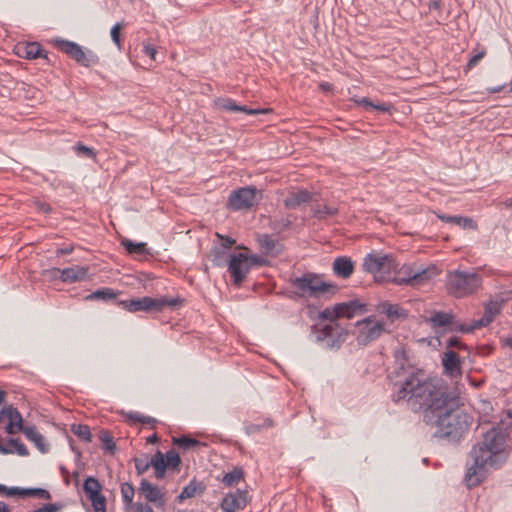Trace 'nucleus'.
<instances>
[{
	"label": "nucleus",
	"instance_id": "603ef678",
	"mask_svg": "<svg viewBox=\"0 0 512 512\" xmlns=\"http://www.w3.org/2000/svg\"><path fill=\"white\" fill-rule=\"evenodd\" d=\"M485 54H486L485 49H482V50L478 51L477 53H475L468 60V63L466 65V69L470 70V69L474 68L479 63V61L485 56Z\"/></svg>",
	"mask_w": 512,
	"mask_h": 512
},
{
	"label": "nucleus",
	"instance_id": "0e129e2a",
	"mask_svg": "<svg viewBox=\"0 0 512 512\" xmlns=\"http://www.w3.org/2000/svg\"><path fill=\"white\" fill-rule=\"evenodd\" d=\"M441 362H442V367H443V371H444V373H445V374H448V366H449V363H448V354H442Z\"/></svg>",
	"mask_w": 512,
	"mask_h": 512
},
{
	"label": "nucleus",
	"instance_id": "f8f14e48",
	"mask_svg": "<svg viewBox=\"0 0 512 512\" xmlns=\"http://www.w3.org/2000/svg\"><path fill=\"white\" fill-rule=\"evenodd\" d=\"M428 279V273L425 269H414L411 265H400L392 272L391 283L396 285L416 286Z\"/></svg>",
	"mask_w": 512,
	"mask_h": 512
},
{
	"label": "nucleus",
	"instance_id": "774afa93",
	"mask_svg": "<svg viewBox=\"0 0 512 512\" xmlns=\"http://www.w3.org/2000/svg\"><path fill=\"white\" fill-rule=\"evenodd\" d=\"M159 441V438L156 433L152 434L151 436L147 437L146 442L149 444H155Z\"/></svg>",
	"mask_w": 512,
	"mask_h": 512
},
{
	"label": "nucleus",
	"instance_id": "f704fd0d",
	"mask_svg": "<svg viewBox=\"0 0 512 512\" xmlns=\"http://www.w3.org/2000/svg\"><path fill=\"white\" fill-rule=\"evenodd\" d=\"M152 467L155 470V477H156V479H158V480L163 479L164 476H165V471L168 470V469L164 465V454L160 450H158L153 455Z\"/></svg>",
	"mask_w": 512,
	"mask_h": 512
},
{
	"label": "nucleus",
	"instance_id": "e433bc0d",
	"mask_svg": "<svg viewBox=\"0 0 512 512\" xmlns=\"http://www.w3.org/2000/svg\"><path fill=\"white\" fill-rule=\"evenodd\" d=\"M450 224H454L463 229H477V223L471 217L468 216L450 215Z\"/></svg>",
	"mask_w": 512,
	"mask_h": 512
},
{
	"label": "nucleus",
	"instance_id": "39448f33",
	"mask_svg": "<svg viewBox=\"0 0 512 512\" xmlns=\"http://www.w3.org/2000/svg\"><path fill=\"white\" fill-rule=\"evenodd\" d=\"M185 302V299L176 296H162L159 298H153L150 296H144L141 298H130L126 300L117 301V306L122 307L124 310L135 313V312H146V313H160L166 308H179Z\"/></svg>",
	"mask_w": 512,
	"mask_h": 512
},
{
	"label": "nucleus",
	"instance_id": "864d4df0",
	"mask_svg": "<svg viewBox=\"0 0 512 512\" xmlns=\"http://www.w3.org/2000/svg\"><path fill=\"white\" fill-rule=\"evenodd\" d=\"M127 509L132 510V512H154L149 504L142 502H133V505H130Z\"/></svg>",
	"mask_w": 512,
	"mask_h": 512
},
{
	"label": "nucleus",
	"instance_id": "20e7f679",
	"mask_svg": "<svg viewBox=\"0 0 512 512\" xmlns=\"http://www.w3.org/2000/svg\"><path fill=\"white\" fill-rule=\"evenodd\" d=\"M318 319L321 321H328V324H314L312 326V333L317 342L323 343L326 349H339L342 343L345 342L348 331L337 323L336 312H334V305L322 310Z\"/></svg>",
	"mask_w": 512,
	"mask_h": 512
},
{
	"label": "nucleus",
	"instance_id": "a878e982",
	"mask_svg": "<svg viewBox=\"0 0 512 512\" xmlns=\"http://www.w3.org/2000/svg\"><path fill=\"white\" fill-rule=\"evenodd\" d=\"M122 294L123 292L121 291H115L109 287H102L88 294L87 296H85L84 299L87 301L101 300L104 302H111L114 305H117V301H120L119 296Z\"/></svg>",
	"mask_w": 512,
	"mask_h": 512
},
{
	"label": "nucleus",
	"instance_id": "393cba45",
	"mask_svg": "<svg viewBox=\"0 0 512 512\" xmlns=\"http://www.w3.org/2000/svg\"><path fill=\"white\" fill-rule=\"evenodd\" d=\"M352 101L357 105V106H361L365 109V111H373V110H377L381 113H388V114H392V111L395 110L394 109V106L389 103V102H377V103H374L370 98L368 97H362V98H357V97H354L352 98Z\"/></svg>",
	"mask_w": 512,
	"mask_h": 512
},
{
	"label": "nucleus",
	"instance_id": "aec40b11",
	"mask_svg": "<svg viewBox=\"0 0 512 512\" xmlns=\"http://www.w3.org/2000/svg\"><path fill=\"white\" fill-rule=\"evenodd\" d=\"M215 103L218 106V108H220L221 110L230 111L233 113L242 112L247 115L254 116V115L266 114V113L270 112V109H266V108L253 109V108H249L246 105L237 104V102L234 99L229 98V97L218 98L215 101Z\"/></svg>",
	"mask_w": 512,
	"mask_h": 512
},
{
	"label": "nucleus",
	"instance_id": "72a5a7b5",
	"mask_svg": "<svg viewBox=\"0 0 512 512\" xmlns=\"http://www.w3.org/2000/svg\"><path fill=\"white\" fill-rule=\"evenodd\" d=\"M99 441L101 442V448L104 452L113 455L116 450V445L108 430L102 429L98 434Z\"/></svg>",
	"mask_w": 512,
	"mask_h": 512
},
{
	"label": "nucleus",
	"instance_id": "6e6552de",
	"mask_svg": "<svg viewBox=\"0 0 512 512\" xmlns=\"http://www.w3.org/2000/svg\"><path fill=\"white\" fill-rule=\"evenodd\" d=\"M54 47L74 60L78 65L90 68L100 64V57L92 50H84L78 43L66 39L53 40Z\"/></svg>",
	"mask_w": 512,
	"mask_h": 512
},
{
	"label": "nucleus",
	"instance_id": "a18cd8bd",
	"mask_svg": "<svg viewBox=\"0 0 512 512\" xmlns=\"http://www.w3.org/2000/svg\"><path fill=\"white\" fill-rule=\"evenodd\" d=\"M9 411L10 414L8 416V420L16 424L17 430L22 431V429L25 428V426H23V420L20 412L18 411L17 408L13 407L12 405H9Z\"/></svg>",
	"mask_w": 512,
	"mask_h": 512
},
{
	"label": "nucleus",
	"instance_id": "1a4fd4ad",
	"mask_svg": "<svg viewBox=\"0 0 512 512\" xmlns=\"http://www.w3.org/2000/svg\"><path fill=\"white\" fill-rule=\"evenodd\" d=\"M262 192L255 186H245L232 190L228 197L227 208L231 211L249 210L258 205Z\"/></svg>",
	"mask_w": 512,
	"mask_h": 512
},
{
	"label": "nucleus",
	"instance_id": "4468645a",
	"mask_svg": "<svg viewBox=\"0 0 512 512\" xmlns=\"http://www.w3.org/2000/svg\"><path fill=\"white\" fill-rule=\"evenodd\" d=\"M138 493L148 503H152L158 509H164L166 505V496L164 488L149 482L147 479H141L138 487Z\"/></svg>",
	"mask_w": 512,
	"mask_h": 512
},
{
	"label": "nucleus",
	"instance_id": "473e14b6",
	"mask_svg": "<svg viewBox=\"0 0 512 512\" xmlns=\"http://www.w3.org/2000/svg\"><path fill=\"white\" fill-rule=\"evenodd\" d=\"M244 479V471L241 467H234L231 471L225 473L222 482L225 486L231 487L237 485Z\"/></svg>",
	"mask_w": 512,
	"mask_h": 512
},
{
	"label": "nucleus",
	"instance_id": "dca6fc26",
	"mask_svg": "<svg viewBox=\"0 0 512 512\" xmlns=\"http://www.w3.org/2000/svg\"><path fill=\"white\" fill-rule=\"evenodd\" d=\"M503 304V299L498 300H490L484 306V314L478 320H474L473 324L469 327L465 328L461 326V330L464 332H471L476 328L486 327L488 326L495 318L497 314L500 313Z\"/></svg>",
	"mask_w": 512,
	"mask_h": 512
},
{
	"label": "nucleus",
	"instance_id": "412c9836",
	"mask_svg": "<svg viewBox=\"0 0 512 512\" xmlns=\"http://www.w3.org/2000/svg\"><path fill=\"white\" fill-rule=\"evenodd\" d=\"M312 200L313 194L310 191L307 189H298L297 191L288 193L287 197L283 200V205L286 209L294 210Z\"/></svg>",
	"mask_w": 512,
	"mask_h": 512
},
{
	"label": "nucleus",
	"instance_id": "69168bd1",
	"mask_svg": "<svg viewBox=\"0 0 512 512\" xmlns=\"http://www.w3.org/2000/svg\"><path fill=\"white\" fill-rule=\"evenodd\" d=\"M5 430L8 434H14V433H16V431H18L16 428V424L14 422H10V421L7 424Z\"/></svg>",
	"mask_w": 512,
	"mask_h": 512
},
{
	"label": "nucleus",
	"instance_id": "2f4dec72",
	"mask_svg": "<svg viewBox=\"0 0 512 512\" xmlns=\"http://www.w3.org/2000/svg\"><path fill=\"white\" fill-rule=\"evenodd\" d=\"M426 322H428L436 331L438 329L446 331L448 329V313L435 312L430 318L426 319Z\"/></svg>",
	"mask_w": 512,
	"mask_h": 512
},
{
	"label": "nucleus",
	"instance_id": "3c124183",
	"mask_svg": "<svg viewBox=\"0 0 512 512\" xmlns=\"http://www.w3.org/2000/svg\"><path fill=\"white\" fill-rule=\"evenodd\" d=\"M32 204L39 212L43 214H50L53 211L51 205L48 202L39 198H34L32 200Z\"/></svg>",
	"mask_w": 512,
	"mask_h": 512
},
{
	"label": "nucleus",
	"instance_id": "6ab92c4d",
	"mask_svg": "<svg viewBox=\"0 0 512 512\" xmlns=\"http://www.w3.org/2000/svg\"><path fill=\"white\" fill-rule=\"evenodd\" d=\"M16 55L20 58L34 60L43 58L50 61L49 54L43 49L42 45L38 42L19 43L15 47Z\"/></svg>",
	"mask_w": 512,
	"mask_h": 512
},
{
	"label": "nucleus",
	"instance_id": "f3484780",
	"mask_svg": "<svg viewBox=\"0 0 512 512\" xmlns=\"http://www.w3.org/2000/svg\"><path fill=\"white\" fill-rule=\"evenodd\" d=\"M247 495L248 491L241 489L226 494L220 504L222 511L238 512L244 510L248 503Z\"/></svg>",
	"mask_w": 512,
	"mask_h": 512
},
{
	"label": "nucleus",
	"instance_id": "c85d7f7f",
	"mask_svg": "<svg viewBox=\"0 0 512 512\" xmlns=\"http://www.w3.org/2000/svg\"><path fill=\"white\" fill-rule=\"evenodd\" d=\"M22 432L29 441L35 444L41 453H47L49 451V445L45 442V438L34 426H25Z\"/></svg>",
	"mask_w": 512,
	"mask_h": 512
},
{
	"label": "nucleus",
	"instance_id": "de8ad7c7",
	"mask_svg": "<svg viewBox=\"0 0 512 512\" xmlns=\"http://www.w3.org/2000/svg\"><path fill=\"white\" fill-rule=\"evenodd\" d=\"M293 224V219L291 215H288L286 218H281L280 220L274 221L272 228L274 230H278V232H283L288 230Z\"/></svg>",
	"mask_w": 512,
	"mask_h": 512
},
{
	"label": "nucleus",
	"instance_id": "c9c22d12",
	"mask_svg": "<svg viewBox=\"0 0 512 512\" xmlns=\"http://www.w3.org/2000/svg\"><path fill=\"white\" fill-rule=\"evenodd\" d=\"M180 464L181 458L174 449H170L164 454V465L168 470L178 471Z\"/></svg>",
	"mask_w": 512,
	"mask_h": 512
},
{
	"label": "nucleus",
	"instance_id": "37998d69",
	"mask_svg": "<svg viewBox=\"0 0 512 512\" xmlns=\"http://www.w3.org/2000/svg\"><path fill=\"white\" fill-rule=\"evenodd\" d=\"M173 442L175 445H177L180 448L183 449H190L198 446L200 442L197 439L188 437V436H181L178 438H174Z\"/></svg>",
	"mask_w": 512,
	"mask_h": 512
},
{
	"label": "nucleus",
	"instance_id": "2eb2a0df",
	"mask_svg": "<svg viewBox=\"0 0 512 512\" xmlns=\"http://www.w3.org/2000/svg\"><path fill=\"white\" fill-rule=\"evenodd\" d=\"M358 324L361 325V328L359 329L357 339L358 342L362 344L376 340L385 331V323L381 321L374 322L371 316L364 319L362 322H358Z\"/></svg>",
	"mask_w": 512,
	"mask_h": 512
},
{
	"label": "nucleus",
	"instance_id": "e2e57ef3",
	"mask_svg": "<svg viewBox=\"0 0 512 512\" xmlns=\"http://www.w3.org/2000/svg\"><path fill=\"white\" fill-rule=\"evenodd\" d=\"M9 414V406L4 407L2 410H0V422H4L6 419H8Z\"/></svg>",
	"mask_w": 512,
	"mask_h": 512
},
{
	"label": "nucleus",
	"instance_id": "c756f323",
	"mask_svg": "<svg viewBox=\"0 0 512 512\" xmlns=\"http://www.w3.org/2000/svg\"><path fill=\"white\" fill-rule=\"evenodd\" d=\"M14 496L21 497H37L40 499L49 500L51 499V494L48 490L43 488H20V487H11L9 491Z\"/></svg>",
	"mask_w": 512,
	"mask_h": 512
},
{
	"label": "nucleus",
	"instance_id": "bb28decb",
	"mask_svg": "<svg viewBox=\"0 0 512 512\" xmlns=\"http://www.w3.org/2000/svg\"><path fill=\"white\" fill-rule=\"evenodd\" d=\"M89 267L72 266L62 269L59 279L63 282L73 283L88 278Z\"/></svg>",
	"mask_w": 512,
	"mask_h": 512
},
{
	"label": "nucleus",
	"instance_id": "a19ab883",
	"mask_svg": "<svg viewBox=\"0 0 512 512\" xmlns=\"http://www.w3.org/2000/svg\"><path fill=\"white\" fill-rule=\"evenodd\" d=\"M129 419H131L133 422H138V423H141L144 425H149L150 428H152V429L155 428V426L158 422L155 418L142 415L138 412H131L129 414Z\"/></svg>",
	"mask_w": 512,
	"mask_h": 512
},
{
	"label": "nucleus",
	"instance_id": "4be33fe9",
	"mask_svg": "<svg viewBox=\"0 0 512 512\" xmlns=\"http://www.w3.org/2000/svg\"><path fill=\"white\" fill-rule=\"evenodd\" d=\"M257 242L259 244L260 250L265 255L277 257L284 251L283 244H281L278 239H274L269 234L259 235Z\"/></svg>",
	"mask_w": 512,
	"mask_h": 512
},
{
	"label": "nucleus",
	"instance_id": "7c9ffc66",
	"mask_svg": "<svg viewBox=\"0 0 512 512\" xmlns=\"http://www.w3.org/2000/svg\"><path fill=\"white\" fill-rule=\"evenodd\" d=\"M120 243L129 255H152L145 242H134L128 238H123Z\"/></svg>",
	"mask_w": 512,
	"mask_h": 512
},
{
	"label": "nucleus",
	"instance_id": "09e8293b",
	"mask_svg": "<svg viewBox=\"0 0 512 512\" xmlns=\"http://www.w3.org/2000/svg\"><path fill=\"white\" fill-rule=\"evenodd\" d=\"M247 261L249 263L250 268L254 266L265 267L270 265V261L267 258L257 254L248 255Z\"/></svg>",
	"mask_w": 512,
	"mask_h": 512
},
{
	"label": "nucleus",
	"instance_id": "79ce46f5",
	"mask_svg": "<svg viewBox=\"0 0 512 512\" xmlns=\"http://www.w3.org/2000/svg\"><path fill=\"white\" fill-rule=\"evenodd\" d=\"M73 149L78 156H82L85 158L95 159L97 155L96 151L93 148L84 145L82 142H77L74 145Z\"/></svg>",
	"mask_w": 512,
	"mask_h": 512
},
{
	"label": "nucleus",
	"instance_id": "ddd939ff",
	"mask_svg": "<svg viewBox=\"0 0 512 512\" xmlns=\"http://www.w3.org/2000/svg\"><path fill=\"white\" fill-rule=\"evenodd\" d=\"M101 489L100 482L92 476L87 477L83 483V491L91 502L93 512H107V499Z\"/></svg>",
	"mask_w": 512,
	"mask_h": 512
},
{
	"label": "nucleus",
	"instance_id": "a211bd4d",
	"mask_svg": "<svg viewBox=\"0 0 512 512\" xmlns=\"http://www.w3.org/2000/svg\"><path fill=\"white\" fill-rule=\"evenodd\" d=\"M334 312H336L337 320L342 318L352 319L357 314L366 313L367 305L358 299H353L348 302L336 303Z\"/></svg>",
	"mask_w": 512,
	"mask_h": 512
},
{
	"label": "nucleus",
	"instance_id": "423d86ee",
	"mask_svg": "<svg viewBox=\"0 0 512 512\" xmlns=\"http://www.w3.org/2000/svg\"><path fill=\"white\" fill-rule=\"evenodd\" d=\"M400 263L393 254H383L372 251L368 253L362 263L365 272L373 274L377 283H391L392 272Z\"/></svg>",
	"mask_w": 512,
	"mask_h": 512
},
{
	"label": "nucleus",
	"instance_id": "c03bdc74",
	"mask_svg": "<svg viewBox=\"0 0 512 512\" xmlns=\"http://www.w3.org/2000/svg\"><path fill=\"white\" fill-rule=\"evenodd\" d=\"M124 26V23L118 22L115 25H113L110 30L111 39L119 50H121L122 48L121 30L124 28Z\"/></svg>",
	"mask_w": 512,
	"mask_h": 512
},
{
	"label": "nucleus",
	"instance_id": "58836bf2",
	"mask_svg": "<svg viewBox=\"0 0 512 512\" xmlns=\"http://www.w3.org/2000/svg\"><path fill=\"white\" fill-rule=\"evenodd\" d=\"M71 431L83 442H90L92 434L90 428L86 424H72Z\"/></svg>",
	"mask_w": 512,
	"mask_h": 512
},
{
	"label": "nucleus",
	"instance_id": "8fccbe9b",
	"mask_svg": "<svg viewBox=\"0 0 512 512\" xmlns=\"http://www.w3.org/2000/svg\"><path fill=\"white\" fill-rule=\"evenodd\" d=\"M459 354H450V379L460 374Z\"/></svg>",
	"mask_w": 512,
	"mask_h": 512
},
{
	"label": "nucleus",
	"instance_id": "f03ea898",
	"mask_svg": "<svg viewBox=\"0 0 512 512\" xmlns=\"http://www.w3.org/2000/svg\"><path fill=\"white\" fill-rule=\"evenodd\" d=\"M512 425V409L507 410L497 426L488 430L481 443L471 450L473 464L467 469L465 481L469 488L479 485L488 469L497 470L508 460L511 448L507 444L508 429Z\"/></svg>",
	"mask_w": 512,
	"mask_h": 512
},
{
	"label": "nucleus",
	"instance_id": "f257e3e1",
	"mask_svg": "<svg viewBox=\"0 0 512 512\" xmlns=\"http://www.w3.org/2000/svg\"><path fill=\"white\" fill-rule=\"evenodd\" d=\"M406 355L395 354L399 365L396 373L403 379L399 384L395 383L392 401L396 404L406 401L413 412H423V421L427 425L437 429L434 437H448V386L441 378L428 377L422 369L406 368Z\"/></svg>",
	"mask_w": 512,
	"mask_h": 512
},
{
	"label": "nucleus",
	"instance_id": "4d7b16f0",
	"mask_svg": "<svg viewBox=\"0 0 512 512\" xmlns=\"http://www.w3.org/2000/svg\"><path fill=\"white\" fill-rule=\"evenodd\" d=\"M42 507L44 512H58L63 508V505L61 503H47Z\"/></svg>",
	"mask_w": 512,
	"mask_h": 512
},
{
	"label": "nucleus",
	"instance_id": "9b49d317",
	"mask_svg": "<svg viewBox=\"0 0 512 512\" xmlns=\"http://www.w3.org/2000/svg\"><path fill=\"white\" fill-rule=\"evenodd\" d=\"M454 404H460V397L450 395V442L457 443L469 433L472 417L463 410H453Z\"/></svg>",
	"mask_w": 512,
	"mask_h": 512
},
{
	"label": "nucleus",
	"instance_id": "cd10ccee",
	"mask_svg": "<svg viewBox=\"0 0 512 512\" xmlns=\"http://www.w3.org/2000/svg\"><path fill=\"white\" fill-rule=\"evenodd\" d=\"M205 490L206 485L203 482L197 481L195 478H193L176 497V501L181 503L185 499L193 498L197 495L203 494Z\"/></svg>",
	"mask_w": 512,
	"mask_h": 512
},
{
	"label": "nucleus",
	"instance_id": "680f3d73",
	"mask_svg": "<svg viewBox=\"0 0 512 512\" xmlns=\"http://www.w3.org/2000/svg\"><path fill=\"white\" fill-rule=\"evenodd\" d=\"M319 88L323 92H331L333 90V85L329 82H322L319 84Z\"/></svg>",
	"mask_w": 512,
	"mask_h": 512
},
{
	"label": "nucleus",
	"instance_id": "338daca9",
	"mask_svg": "<svg viewBox=\"0 0 512 512\" xmlns=\"http://www.w3.org/2000/svg\"><path fill=\"white\" fill-rule=\"evenodd\" d=\"M11 490V487H7L3 484H0V493L4 494L6 496H13L9 491Z\"/></svg>",
	"mask_w": 512,
	"mask_h": 512
},
{
	"label": "nucleus",
	"instance_id": "9d476101",
	"mask_svg": "<svg viewBox=\"0 0 512 512\" xmlns=\"http://www.w3.org/2000/svg\"><path fill=\"white\" fill-rule=\"evenodd\" d=\"M228 257V272L231 277L232 284L235 287H240L247 274L251 270L248 263V254L238 253H226L224 250L217 251L215 260L219 258Z\"/></svg>",
	"mask_w": 512,
	"mask_h": 512
},
{
	"label": "nucleus",
	"instance_id": "0eeeda50",
	"mask_svg": "<svg viewBox=\"0 0 512 512\" xmlns=\"http://www.w3.org/2000/svg\"><path fill=\"white\" fill-rule=\"evenodd\" d=\"M482 284V276L475 271H450V295L462 298L474 294Z\"/></svg>",
	"mask_w": 512,
	"mask_h": 512
},
{
	"label": "nucleus",
	"instance_id": "6e6d98bb",
	"mask_svg": "<svg viewBox=\"0 0 512 512\" xmlns=\"http://www.w3.org/2000/svg\"><path fill=\"white\" fill-rule=\"evenodd\" d=\"M143 52L146 56H149L152 60H156L157 50L156 47L150 43L144 44Z\"/></svg>",
	"mask_w": 512,
	"mask_h": 512
},
{
	"label": "nucleus",
	"instance_id": "bf43d9fd",
	"mask_svg": "<svg viewBox=\"0 0 512 512\" xmlns=\"http://www.w3.org/2000/svg\"><path fill=\"white\" fill-rule=\"evenodd\" d=\"M235 244V240L229 236H226L224 239H223V243H222V246L226 249H229L231 248L233 245Z\"/></svg>",
	"mask_w": 512,
	"mask_h": 512
},
{
	"label": "nucleus",
	"instance_id": "49530a36",
	"mask_svg": "<svg viewBox=\"0 0 512 512\" xmlns=\"http://www.w3.org/2000/svg\"><path fill=\"white\" fill-rule=\"evenodd\" d=\"M134 463L137 474L142 475L149 469L150 466H152L153 456L150 460L146 458H135Z\"/></svg>",
	"mask_w": 512,
	"mask_h": 512
},
{
	"label": "nucleus",
	"instance_id": "4c0bfd02",
	"mask_svg": "<svg viewBox=\"0 0 512 512\" xmlns=\"http://www.w3.org/2000/svg\"><path fill=\"white\" fill-rule=\"evenodd\" d=\"M122 501L127 509L130 505H133V498L135 495L134 486L131 483L124 482L120 487Z\"/></svg>",
	"mask_w": 512,
	"mask_h": 512
},
{
	"label": "nucleus",
	"instance_id": "5fc2aeb1",
	"mask_svg": "<svg viewBox=\"0 0 512 512\" xmlns=\"http://www.w3.org/2000/svg\"><path fill=\"white\" fill-rule=\"evenodd\" d=\"M62 269L60 268H50L43 271V276L49 278L50 280L59 279L61 276Z\"/></svg>",
	"mask_w": 512,
	"mask_h": 512
},
{
	"label": "nucleus",
	"instance_id": "5701e85b",
	"mask_svg": "<svg viewBox=\"0 0 512 512\" xmlns=\"http://www.w3.org/2000/svg\"><path fill=\"white\" fill-rule=\"evenodd\" d=\"M377 311L385 314L387 318L394 322L395 320H406L408 312L403 309L399 304H392L389 301H382L377 305Z\"/></svg>",
	"mask_w": 512,
	"mask_h": 512
},
{
	"label": "nucleus",
	"instance_id": "b1692460",
	"mask_svg": "<svg viewBox=\"0 0 512 512\" xmlns=\"http://www.w3.org/2000/svg\"><path fill=\"white\" fill-rule=\"evenodd\" d=\"M332 269L336 276L347 279L353 274L355 267L350 257L339 256L333 261Z\"/></svg>",
	"mask_w": 512,
	"mask_h": 512
},
{
	"label": "nucleus",
	"instance_id": "ea45409f",
	"mask_svg": "<svg viewBox=\"0 0 512 512\" xmlns=\"http://www.w3.org/2000/svg\"><path fill=\"white\" fill-rule=\"evenodd\" d=\"M338 213V209L332 206L324 205L323 207L312 210V215L318 220H323L328 216H334Z\"/></svg>",
	"mask_w": 512,
	"mask_h": 512
},
{
	"label": "nucleus",
	"instance_id": "13d9d810",
	"mask_svg": "<svg viewBox=\"0 0 512 512\" xmlns=\"http://www.w3.org/2000/svg\"><path fill=\"white\" fill-rule=\"evenodd\" d=\"M74 250V247L73 246H67V247H64V248H58L56 250V256H63V255H68L70 253H72V251Z\"/></svg>",
	"mask_w": 512,
	"mask_h": 512
},
{
	"label": "nucleus",
	"instance_id": "052dcab7",
	"mask_svg": "<svg viewBox=\"0 0 512 512\" xmlns=\"http://www.w3.org/2000/svg\"><path fill=\"white\" fill-rule=\"evenodd\" d=\"M502 348L512 349V335L501 339Z\"/></svg>",
	"mask_w": 512,
	"mask_h": 512
},
{
	"label": "nucleus",
	"instance_id": "7ed1b4c3",
	"mask_svg": "<svg viewBox=\"0 0 512 512\" xmlns=\"http://www.w3.org/2000/svg\"><path fill=\"white\" fill-rule=\"evenodd\" d=\"M290 283L298 290L295 295L312 298L319 303L330 301L340 290L337 284L322 280V275L314 272H306L300 277L291 278Z\"/></svg>",
	"mask_w": 512,
	"mask_h": 512
}]
</instances>
